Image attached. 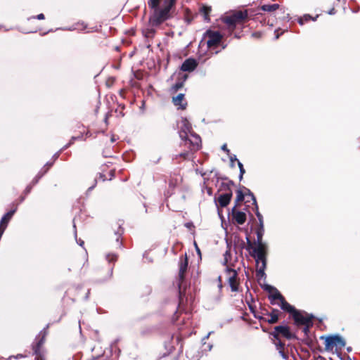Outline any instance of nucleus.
Segmentation results:
<instances>
[{
	"instance_id": "nucleus-58",
	"label": "nucleus",
	"mask_w": 360,
	"mask_h": 360,
	"mask_svg": "<svg viewBox=\"0 0 360 360\" xmlns=\"http://www.w3.org/2000/svg\"><path fill=\"white\" fill-rule=\"evenodd\" d=\"M24 198H25V197H21V198H20V202H22V201L24 200Z\"/></svg>"
},
{
	"instance_id": "nucleus-41",
	"label": "nucleus",
	"mask_w": 360,
	"mask_h": 360,
	"mask_svg": "<svg viewBox=\"0 0 360 360\" xmlns=\"http://www.w3.org/2000/svg\"><path fill=\"white\" fill-rule=\"evenodd\" d=\"M253 243L251 242V240L249 239V238H247V250H252L255 248Z\"/></svg>"
},
{
	"instance_id": "nucleus-30",
	"label": "nucleus",
	"mask_w": 360,
	"mask_h": 360,
	"mask_svg": "<svg viewBox=\"0 0 360 360\" xmlns=\"http://www.w3.org/2000/svg\"><path fill=\"white\" fill-rule=\"evenodd\" d=\"M279 8L278 4H266L261 6V10L266 12H273L276 11Z\"/></svg>"
},
{
	"instance_id": "nucleus-22",
	"label": "nucleus",
	"mask_w": 360,
	"mask_h": 360,
	"mask_svg": "<svg viewBox=\"0 0 360 360\" xmlns=\"http://www.w3.org/2000/svg\"><path fill=\"white\" fill-rule=\"evenodd\" d=\"M212 7L210 6L202 4L199 8V13L203 16L204 20L207 22L210 21V13Z\"/></svg>"
},
{
	"instance_id": "nucleus-49",
	"label": "nucleus",
	"mask_w": 360,
	"mask_h": 360,
	"mask_svg": "<svg viewBox=\"0 0 360 360\" xmlns=\"http://www.w3.org/2000/svg\"><path fill=\"white\" fill-rule=\"evenodd\" d=\"M284 32H279V30H276L275 31V33H276V39H278L280 36Z\"/></svg>"
},
{
	"instance_id": "nucleus-24",
	"label": "nucleus",
	"mask_w": 360,
	"mask_h": 360,
	"mask_svg": "<svg viewBox=\"0 0 360 360\" xmlns=\"http://www.w3.org/2000/svg\"><path fill=\"white\" fill-rule=\"evenodd\" d=\"M280 311L277 309H271V311L269 312L270 319H267V323L269 324L276 323L279 320Z\"/></svg>"
},
{
	"instance_id": "nucleus-45",
	"label": "nucleus",
	"mask_w": 360,
	"mask_h": 360,
	"mask_svg": "<svg viewBox=\"0 0 360 360\" xmlns=\"http://www.w3.org/2000/svg\"><path fill=\"white\" fill-rule=\"evenodd\" d=\"M32 190V186H27L24 191L25 195H27Z\"/></svg>"
},
{
	"instance_id": "nucleus-50",
	"label": "nucleus",
	"mask_w": 360,
	"mask_h": 360,
	"mask_svg": "<svg viewBox=\"0 0 360 360\" xmlns=\"http://www.w3.org/2000/svg\"><path fill=\"white\" fill-rule=\"evenodd\" d=\"M336 13V11L334 8H332L329 11H328V14L330 15H333Z\"/></svg>"
},
{
	"instance_id": "nucleus-8",
	"label": "nucleus",
	"mask_w": 360,
	"mask_h": 360,
	"mask_svg": "<svg viewBox=\"0 0 360 360\" xmlns=\"http://www.w3.org/2000/svg\"><path fill=\"white\" fill-rule=\"evenodd\" d=\"M46 333L41 332L35 339V342L32 345L33 354L35 355V360H45L44 345L46 340Z\"/></svg>"
},
{
	"instance_id": "nucleus-31",
	"label": "nucleus",
	"mask_w": 360,
	"mask_h": 360,
	"mask_svg": "<svg viewBox=\"0 0 360 360\" xmlns=\"http://www.w3.org/2000/svg\"><path fill=\"white\" fill-rule=\"evenodd\" d=\"M245 200V192H243L241 189H238L236 191V198L235 200V205L239 206L240 204Z\"/></svg>"
},
{
	"instance_id": "nucleus-25",
	"label": "nucleus",
	"mask_w": 360,
	"mask_h": 360,
	"mask_svg": "<svg viewBox=\"0 0 360 360\" xmlns=\"http://www.w3.org/2000/svg\"><path fill=\"white\" fill-rule=\"evenodd\" d=\"M243 188L245 190V197L247 198L246 202H250V200H252V205H254L255 207V209L257 210V203L255 196L248 188H247L245 187H243Z\"/></svg>"
},
{
	"instance_id": "nucleus-44",
	"label": "nucleus",
	"mask_w": 360,
	"mask_h": 360,
	"mask_svg": "<svg viewBox=\"0 0 360 360\" xmlns=\"http://www.w3.org/2000/svg\"><path fill=\"white\" fill-rule=\"evenodd\" d=\"M249 309H250V311H251L253 314H256V313L257 312V311H256V309H255V306H253L252 304H249Z\"/></svg>"
},
{
	"instance_id": "nucleus-17",
	"label": "nucleus",
	"mask_w": 360,
	"mask_h": 360,
	"mask_svg": "<svg viewBox=\"0 0 360 360\" xmlns=\"http://www.w3.org/2000/svg\"><path fill=\"white\" fill-rule=\"evenodd\" d=\"M116 230L114 229L113 233H110L109 236V239L110 241H115V246L117 248H120L122 247V235L123 234V229L120 225H116Z\"/></svg>"
},
{
	"instance_id": "nucleus-21",
	"label": "nucleus",
	"mask_w": 360,
	"mask_h": 360,
	"mask_svg": "<svg viewBox=\"0 0 360 360\" xmlns=\"http://www.w3.org/2000/svg\"><path fill=\"white\" fill-rule=\"evenodd\" d=\"M274 344L275 345L276 349L278 351L281 356L285 359H287L288 358V352H285V343L281 341V338L278 339H274L273 338Z\"/></svg>"
},
{
	"instance_id": "nucleus-46",
	"label": "nucleus",
	"mask_w": 360,
	"mask_h": 360,
	"mask_svg": "<svg viewBox=\"0 0 360 360\" xmlns=\"http://www.w3.org/2000/svg\"><path fill=\"white\" fill-rule=\"evenodd\" d=\"M245 170L244 167L240 169V176H239L240 180H241L243 179V176L245 174Z\"/></svg>"
},
{
	"instance_id": "nucleus-29",
	"label": "nucleus",
	"mask_w": 360,
	"mask_h": 360,
	"mask_svg": "<svg viewBox=\"0 0 360 360\" xmlns=\"http://www.w3.org/2000/svg\"><path fill=\"white\" fill-rule=\"evenodd\" d=\"M264 225H260L256 230L257 241L255 243L257 245L264 244L262 241V237L264 235Z\"/></svg>"
},
{
	"instance_id": "nucleus-40",
	"label": "nucleus",
	"mask_w": 360,
	"mask_h": 360,
	"mask_svg": "<svg viewBox=\"0 0 360 360\" xmlns=\"http://www.w3.org/2000/svg\"><path fill=\"white\" fill-rule=\"evenodd\" d=\"M98 180L105 181L106 180L105 175L102 173H99L98 176L95 179V181L97 182Z\"/></svg>"
},
{
	"instance_id": "nucleus-42",
	"label": "nucleus",
	"mask_w": 360,
	"mask_h": 360,
	"mask_svg": "<svg viewBox=\"0 0 360 360\" xmlns=\"http://www.w3.org/2000/svg\"><path fill=\"white\" fill-rule=\"evenodd\" d=\"M45 18V16L43 13H40L39 15H37V16H32L31 18H29V20H32V19H38V20H44Z\"/></svg>"
},
{
	"instance_id": "nucleus-32",
	"label": "nucleus",
	"mask_w": 360,
	"mask_h": 360,
	"mask_svg": "<svg viewBox=\"0 0 360 360\" xmlns=\"http://www.w3.org/2000/svg\"><path fill=\"white\" fill-rule=\"evenodd\" d=\"M182 123L183 126L181 129H184V131H186V132H188L189 134L193 132L192 130V126L187 119H184L182 120Z\"/></svg>"
},
{
	"instance_id": "nucleus-7",
	"label": "nucleus",
	"mask_w": 360,
	"mask_h": 360,
	"mask_svg": "<svg viewBox=\"0 0 360 360\" xmlns=\"http://www.w3.org/2000/svg\"><path fill=\"white\" fill-rule=\"evenodd\" d=\"M233 185L234 183L233 181H229L227 183L222 182L221 184L219 191H224L226 193L220 194L217 198V202L220 207H226L230 203L233 195L231 186Z\"/></svg>"
},
{
	"instance_id": "nucleus-4",
	"label": "nucleus",
	"mask_w": 360,
	"mask_h": 360,
	"mask_svg": "<svg viewBox=\"0 0 360 360\" xmlns=\"http://www.w3.org/2000/svg\"><path fill=\"white\" fill-rule=\"evenodd\" d=\"M250 255L255 259L257 263V276L263 277L266 268L267 246L266 244L257 245L250 252Z\"/></svg>"
},
{
	"instance_id": "nucleus-14",
	"label": "nucleus",
	"mask_w": 360,
	"mask_h": 360,
	"mask_svg": "<svg viewBox=\"0 0 360 360\" xmlns=\"http://www.w3.org/2000/svg\"><path fill=\"white\" fill-rule=\"evenodd\" d=\"M205 37L207 38V46L209 49L217 48L221 42L223 36L218 31L208 30L205 33Z\"/></svg>"
},
{
	"instance_id": "nucleus-48",
	"label": "nucleus",
	"mask_w": 360,
	"mask_h": 360,
	"mask_svg": "<svg viewBox=\"0 0 360 360\" xmlns=\"http://www.w3.org/2000/svg\"><path fill=\"white\" fill-rule=\"evenodd\" d=\"M221 150H224V152L227 153H229L230 152L229 149L227 148L226 144H224L221 146Z\"/></svg>"
},
{
	"instance_id": "nucleus-6",
	"label": "nucleus",
	"mask_w": 360,
	"mask_h": 360,
	"mask_svg": "<svg viewBox=\"0 0 360 360\" xmlns=\"http://www.w3.org/2000/svg\"><path fill=\"white\" fill-rule=\"evenodd\" d=\"M201 144V138L199 135L194 132L190 134L189 139L186 140L185 147L188 148V150L180 153L179 156L184 160L188 159L190 151H197L200 149Z\"/></svg>"
},
{
	"instance_id": "nucleus-37",
	"label": "nucleus",
	"mask_w": 360,
	"mask_h": 360,
	"mask_svg": "<svg viewBox=\"0 0 360 360\" xmlns=\"http://www.w3.org/2000/svg\"><path fill=\"white\" fill-rule=\"evenodd\" d=\"M264 290L268 291L269 292V295L276 294V292H280L277 288H276L275 287H273L271 285H265Z\"/></svg>"
},
{
	"instance_id": "nucleus-43",
	"label": "nucleus",
	"mask_w": 360,
	"mask_h": 360,
	"mask_svg": "<svg viewBox=\"0 0 360 360\" xmlns=\"http://www.w3.org/2000/svg\"><path fill=\"white\" fill-rule=\"evenodd\" d=\"M76 139V137L75 136H72L70 141L66 145L64 146V148L63 149H66L68 148L71 144L73 143L74 141Z\"/></svg>"
},
{
	"instance_id": "nucleus-60",
	"label": "nucleus",
	"mask_w": 360,
	"mask_h": 360,
	"mask_svg": "<svg viewBox=\"0 0 360 360\" xmlns=\"http://www.w3.org/2000/svg\"><path fill=\"white\" fill-rule=\"evenodd\" d=\"M94 187V186H92L89 187V189H92Z\"/></svg>"
},
{
	"instance_id": "nucleus-20",
	"label": "nucleus",
	"mask_w": 360,
	"mask_h": 360,
	"mask_svg": "<svg viewBox=\"0 0 360 360\" xmlns=\"http://www.w3.org/2000/svg\"><path fill=\"white\" fill-rule=\"evenodd\" d=\"M172 102L179 109L185 110L187 106V102L185 101L184 94H179L176 97H173Z\"/></svg>"
},
{
	"instance_id": "nucleus-19",
	"label": "nucleus",
	"mask_w": 360,
	"mask_h": 360,
	"mask_svg": "<svg viewBox=\"0 0 360 360\" xmlns=\"http://www.w3.org/2000/svg\"><path fill=\"white\" fill-rule=\"evenodd\" d=\"M198 61L192 58H187L184 60L181 66V70L184 72H192L198 67Z\"/></svg>"
},
{
	"instance_id": "nucleus-5",
	"label": "nucleus",
	"mask_w": 360,
	"mask_h": 360,
	"mask_svg": "<svg viewBox=\"0 0 360 360\" xmlns=\"http://www.w3.org/2000/svg\"><path fill=\"white\" fill-rule=\"evenodd\" d=\"M188 259L186 253L180 256L179 262V275H178V288L180 301L182 297L185 295L186 285L184 284L186 273L188 269Z\"/></svg>"
},
{
	"instance_id": "nucleus-34",
	"label": "nucleus",
	"mask_w": 360,
	"mask_h": 360,
	"mask_svg": "<svg viewBox=\"0 0 360 360\" xmlns=\"http://www.w3.org/2000/svg\"><path fill=\"white\" fill-rule=\"evenodd\" d=\"M179 136L182 141L184 142V145L186 143V140L189 139L190 134L188 132H186V131H184V129H181L179 132Z\"/></svg>"
},
{
	"instance_id": "nucleus-13",
	"label": "nucleus",
	"mask_w": 360,
	"mask_h": 360,
	"mask_svg": "<svg viewBox=\"0 0 360 360\" xmlns=\"http://www.w3.org/2000/svg\"><path fill=\"white\" fill-rule=\"evenodd\" d=\"M182 178L176 173H171L167 179L168 188L165 191L164 195L166 198L172 196L174 193L175 189L180 185Z\"/></svg>"
},
{
	"instance_id": "nucleus-57",
	"label": "nucleus",
	"mask_w": 360,
	"mask_h": 360,
	"mask_svg": "<svg viewBox=\"0 0 360 360\" xmlns=\"http://www.w3.org/2000/svg\"><path fill=\"white\" fill-rule=\"evenodd\" d=\"M347 350L348 352H351V351H352V347H347Z\"/></svg>"
},
{
	"instance_id": "nucleus-26",
	"label": "nucleus",
	"mask_w": 360,
	"mask_h": 360,
	"mask_svg": "<svg viewBox=\"0 0 360 360\" xmlns=\"http://www.w3.org/2000/svg\"><path fill=\"white\" fill-rule=\"evenodd\" d=\"M155 33L156 30L153 27L142 30V34L148 41L153 39L155 35Z\"/></svg>"
},
{
	"instance_id": "nucleus-11",
	"label": "nucleus",
	"mask_w": 360,
	"mask_h": 360,
	"mask_svg": "<svg viewBox=\"0 0 360 360\" xmlns=\"http://www.w3.org/2000/svg\"><path fill=\"white\" fill-rule=\"evenodd\" d=\"M291 316L293 319L294 324L297 327L314 321V316L313 314H308L305 311H300L298 309H296Z\"/></svg>"
},
{
	"instance_id": "nucleus-12",
	"label": "nucleus",
	"mask_w": 360,
	"mask_h": 360,
	"mask_svg": "<svg viewBox=\"0 0 360 360\" xmlns=\"http://www.w3.org/2000/svg\"><path fill=\"white\" fill-rule=\"evenodd\" d=\"M269 334L274 339H278L281 336L287 340L297 339L296 335L290 331L288 326H275L274 330L270 332Z\"/></svg>"
},
{
	"instance_id": "nucleus-56",
	"label": "nucleus",
	"mask_w": 360,
	"mask_h": 360,
	"mask_svg": "<svg viewBox=\"0 0 360 360\" xmlns=\"http://www.w3.org/2000/svg\"><path fill=\"white\" fill-rule=\"evenodd\" d=\"M114 172H114V170H111V171L110 172L111 176H114Z\"/></svg>"
},
{
	"instance_id": "nucleus-59",
	"label": "nucleus",
	"mask_w": 360,
	"mask_h": 360,
	"mask_svg": "<svg viewBox=\"0 0 360 360\" xmlns=\"http://www.w3.org/2000/svg\"><path fill=\"white\" fill-rule=\"evenodd\" d=\"M262 330L266 332V328L262 327Z\"/></svg>"
},
{
	"instance_id": "nucleus-18",
	"label": "nucleus",
	"mask_w": 360,
	"mask_h": 360,
	"mask_svg": "<svg viewBox=\"0 0 360 360\" xmlns=\"http://www.w3.org/2000/svg\"><path fill=\"white\" fill-rule=\"evenodd\" d=\"M237 205H235V206L232 208L231 210V215L233 217V219L240 225L243 224L246 221V214L243 212L239 211L237 210Z\"/></svg>"
},
{
	"instance_id": "nucleus-23",
	"label": "nucleus",
	"mask_w": 360,
	"mask_h": 360,
	"mask_svg": "<svg viewBox=\"0 0 360 360\" xmlns=\"http://www.w3.org/2000/svg\"><path fill=\"white\" fill-rule=\"evenodd\" d=\"M117 259H118V255L116 254H108L106 255V259L108 260V263L110 264H112V265H110V266L109 268V276H108L109 277H111L112 276V270H113L114 264L117 261Z\"/></svg>"
},
{
	"instance_id": "nucleus-2",
	"label": "nucleus",
	"mask_w": 360,
	"mask_h": 360,
	"mask_svg": "<svg viewBox=\"0 0 360 360\" xmlns=\"http://www.w3.org/2000/svg\"><path fill=\"white\" fill-rule=\"evenodd\" d=\"M176 0H165L162 7L158 6L149 17V23L152 27H158L174 16Z\"/></svg>"
},
{
	"instance_id": "nucleus-3",
	"label": "nucleus",
	"mask_w": 360,
	"mask_h": 360,
	"mask_svg": "<svg viewBox=\"0 0 360 360\" xmlns=\"http://www.w3.org/2000/svg\"><path fill=\"white\" fill-rule=\"evenodd\" d=\"M176 0H165L162 7L158 6L149 17V23L152 27H158L174 16Z\"/></svg>"
},
{
	"instance_id": "nucleus-16",
	"label": "nucleus",
	"mask_w": 360,
	"mask_h": 360,
	"mask_svg": "<svg viewBox=\"0 0 360 360\" xmlns=\"http://www.w3.org/2000/svg\"><path fill=\"white\" fill-rule=\"evenodd\" d=\"M13 206L14 207L12 210H11L9 212L6 213L3 216V217L1 218V219L0 221V236H2L4 231L7 228L8 222L10 221V220L12 218V217L13 216V214H15V212L17 210L18 205H13Z\"/></svg>"
},
{
	"instance_id": "nucleus-28",
	"label": "nucleus",
	"mask_w": 360,
	"mask_h": 360,
	"mask_svg": "<svg viewBox=\"0 0 360 360\" xmlns=\"http://www.w3.org/2000/svg\"><path fill=\"white\" fill-rule=\"evenodd\" d=\"M188 75H184L182 77V80L176 82L174 84L172 85L171 90L175 93L181 89L184 85V82L187 79Z\"/></svg>"
},
{
	"instance_id": "nucleus-15",
	"label": "nucleus",
	"mask_w": 360,
	"mask_h": 360,
	"mask_svg": "<svg viewBox=\"0 0 360 360\" xmlns=\"http://www.w3.org/2000/svg\"><path fill=\"white\" fill-rule=\"evenodd\" d=\"M226 275L228 278V283L231 287L232 292H237L238 290L239 281L238 278V272L229 266H226Z\"/></svg>"
},
{
	"instance_id": "nucleus-35",
	"label": "nucleus",
	"mask_w": 360,
	"mask_h": 360,
	"mask_svg": "<svg viewBox=\"0 0 360 360\" xmlns=\"http://www.w3.org/2000/svg\"><path fill=\"white\" fill-rule=\"evenodd\" d=\"M161 0H148V5L150 9L154 10L158 6H160Z\"/></svg>"
},
{
	"instance_id": "nucleus-47",
	"label": "nucleus",
	"mask_w": 360,
	"mask_h": 360,
	"mask_svg": "<svg viewBox=\"0 0 360 360\" xmlns=\"http://www.w3.org/2000/svg\"><path fill=\"white\" fill-rule=\"evenodd\" d=\"M261 314L264 316H269V312L268 311V310H266V309H262V311L260 313Z\"/></svg>"
},
{
	"instance_id": "nucleus-27",
	"label": "nucleus",
	"mask_w": 360,
	"mask_h": 360,
	"mask_svg": "<svg viewBox=\"0 0 360 360\" xmlns=\"http://www.w3.org/2000/svg\"><path fill=\"white\" fill-rule=\"evenodd\" d=\"M195 16L196 14H193L189 8H186L184 10V20L188 25L191 24L193 22Z\"/></svg>"
},
{
	"instance_id": "nucleus-33",
	"label": "nucleus",
	"mask_w": 360,
	"mask_h": 360,
	"mask_svg": "<svg viewBox=\"0 0 360 360\" xmlns=\"http://www.w3.org/2000/svg\"><path fill=\"white\" fill-rule=\"evenodd\" d=\"M318 18V15H316L315 18H312L310 15L309 14H306L304 15L302 18H300L299 20H298V22L300 24V25H303L304 22H308L310 20H316V18Z\"/></svg>"
},
{
	"instance_id": "nucleus-10",
	"label": "nucleus",
	"mask_w": 360,
	"mask_h": 360,
	"mask_svg": "<svg viewBox=\"0 0 360 360\" xmlns=\"http://www.w3.org/2000/svg\"><path fill=\"white\" fill-rule=\"evenodd\" d=\"M268 298L271 304H276L277 302L276 300L279 301L278 303L281 308L287 312H288L291 316L296 311L297 309L295 307L290 305L285 299V297L281 295V292H276V294L269 295Z\"/></svg>"
},
{
	"instance_id": "nucleus-9",
	"label": "nucleus",
	"mask_w": 360,
	"mask_h": 360,
	"mask_svg": "<svg viewBox=\"0 0 360 360\" xmlns=\"http://www.w3.org/2000/svg\"><path fill=\"white\" fill-rule=\"evenodd\" d=\"M320 338L325 340V350L326 351H332L334 347L341 349L346 345L345 340L339 335L321 336Z\"/></svg>"
},
{
	"instance_id": "nucleus-55",
	"label": "nucleus",
	"mask_w": 360,
	"mask_h": 360,
	"mask_svg": "<svg viewBox=\"0 0 360 360\" xmlns=\"http://www.w3.org/2000/svg\"><path fill=\"white\" fill-rule=\"evenodd\" d=\"M111 142L113 143L116 141V139L115 138V136L113 135L112 137H111Z\"/></svg>"
},
{
	"instance_id": "nucleus-53",
	"label": "nucleus",
	"mask_w": 360,
	"mask_h": 360,
	"mask_svg": "<svg viewBox=\"0 0 360 360\" xmlns=\"http://www.w3.org/2000/svg\"><path fill=\"white\" fill-rule=\"evenodd\" d=\"M237 162H238V166L239 169H241L243 167V164L239 160H237Z\"/></svg>"
},
{
	"instance_id": "nucleus-39",
	"label": "nucleus",
	"mask_w": 360,
	"mask_h": 360,
	"mask_svg": "<svg viewBox=\"0 0 360 360\" xmlns=\"http://www.w3.org/2000/svg\"><path fill=\"white\" fill-rule=\"evenodd\" d=\"M256 210V212H255V214L259 219V226L260 225H264L263 224V217H262V215L260 214V212H259V210L257 209H255Z\"/></svg>"
},
{
	"instance_id": "nucleus-36",
	"label": "nucleus",
	"mask_w": 360,
	"mask_h": 360,
	"mask_svg": "<svg viewBox=\"0 0 360 360\" xmlns=\"http://www.w3.org/2000/svg\"><path fill=\"white\" fill-rule=\"evenodd\" d=\"M313 325H314V321H311V322L303 326L304 328L302 329V332L304 333V334L306 337H308L309 330L313 326Z\"/></svg>"
},
{
	"instance_id": "nucleus-1",
	"label": "nucleus",
	"mask_w": 360,
	"mask_h": 360,
	"mask_svg": "<svg viewBox=\"0 0 360 360\" xmlns=\"http://www.w3.org/2000/svg\"><path fill=\"white\" fill-rule=\"evenodd\" d=\"M249 20L247 10L235 11L222 18L229 32L238 39L243 35V29L247 27L246 25Z\"/></svg>"
},
{
	"instance_id": "nucleus-52",
	"label": "nucleus",
	"mask_w": 360,
	"mask_h": 360,
	"mask_svg": "<svg viewBox=\"0 0 360 360\" xmlns=\"http://www.w3.org/2000/svg\"><path fill=\"white\" fill-rule=\"evenodd\" d=\"M230 160H231V162H233L234 161H237L238 160L236 158V155H233V157L230 158Z\"/></svg>"
},
{
	"instance_id": "nucleus-38",
	"label": "nucleus",
	"mask_w": 360,
	"mask_h": 360,
	"mask_svg": "<svg viewBox=\"0 0 360 360\" xmlns=\"http://www.w3.org/2000/svg\"><path fill=\"white\" fill-rule=\"evenodd\" d=\"M254 316L259 319L260 322H266L267 323V319L263 316L262 314H259L258 312L254 314Z\"/></svg>"
},
{
	"instance_id": "nucleus-51",
	"label": "nucleus",
	"mask_w": 360,
	"mask_h": 360,
	"mask_svg": "<svg viewBox=\"0 0 360 360\" xmlns=\"http://www.w3.org/2000/svg\"><path fill=\"white\" fill-rule=\"evenodd\" d=\"M252 35L253 37H257V38H258V37H260L261 34H260L259 32H254V33H252Z\"/></svg>"
},
{
	"instance_id": "nucleus-54",
	"label": "nucleus",
	"mask_w": 360,
	"mask_h": 360,
	"mask_svg": "<svg viewBox=\"0 0 360 360\" xmlns=\"http://www.w3.org/2000/svg\"><path fill=\"white\" fill-rule=\"evenodd\" d=\"M316 360H326V359L323 356L319 355L316 358Z\"/></svg>"
}]
</instances>
